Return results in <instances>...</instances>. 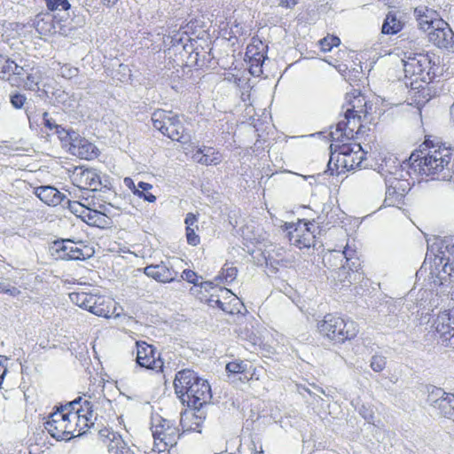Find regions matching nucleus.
I'll list each match as a JSON object with an SVG mask.
<instances>
[{
  "label": "nucleus",
  "mask_w": 454,
  "mask_h": 454,
  "mask_svg": "<svg viewBox=\"0 0 454 454\" xmlns=\"http://www.w3.org/2000/svg\"><path fill=\"white\" fill-rule=\"evenodd\" d=\"M451 157L450 148L433 145L411 153V168L434 180L449 181L453 174Z\"/></svg>",
  "instance_id": "f257e3e1"
},
{
  "label": "nucleus",
  "mask_w": 454,
  "mask_h": 454,
  "mask_svg": "<svg viewBox=\"0 0 454 454\" xmlns=\"http://www.w3.org/2000/svg\"><path fill=\"white\" fill-rule=\"evenodd\" d=\"M175 391L181 402L188 407L200 409L212 397L207 380L200 378L192 370H182L176 374Z\"/></svg>",
  "instance_id": "f03ea898"
},
{
  "label": "nucleus",
  "mask_w": 454,
  "mask_h": 454,
  "mask_svg": "<svg viewBox=\"0 0 454 454\" xmlns=\"http://www.w3.org/2000/svg\"><path fill=\"white\" fill-rule=\"evenodd\" d=\"M345 100L344 120L337 123L336 131L348 138L353 137L356 129L361 127L360 120L366 117L372 106L369 105L365 97L356 90L347 93Z\"/></svg>",
  "instance_id": "7ed1b4c3"
},
{
  "label": "nucleus",
  "mask_w": 454,
  "mask_h": 454,
  "mask_svg": "<svg viewBox=\"0 0 454 454\" xmlns=\"http://www.w3.org/2000/svg\"><path fill=\"white\" fill-rule=\"evenodd\" d=\"M317 329L321 335L334 343H343L354 339L359 330L353 320L344 319L340 317L328 314L317 323Z\"/></svg>",
  "instance_id": "20e7f679"
},
{
  "label": "nucleus",
  "mask_w": 454,
  "mask_h": 454,
  "mask_svg": "<svg viewBox=\"0 0 454 454\" xmlns=\"http://www.w3.org/2000/svg\"><path fill=\"white\" fill-rule=\"evenodd\" d=\"M69 298L73 303L98 317L106 318H109L112 316H114V317H120V313L116 312V307L114 306L112 310L113 302L105 296L84 292H73L69 294Z\"/></svg>",
  "instance_id": "39448f33"
},
{
  "label": "nucleus",
  "mask_w": 454,
  "mask_h": 454,
  "mask_svg": "<svg viewBox=\"0 0 454 454\" xmlns=\"http://www.w3.org/2000/svg\"><path fill=\"white\" fill-rule=\"evenodd\" d=\"M151 430L154 441L153 450L159 453L176 445L180 437L175 423L160 416L153 418Z\"/></svg>",
  "instance_id": "423d86ee"
},
{
  "label": "nucleus",
  "mask_w": 454,
  "mask_h": 454,
  "mask_svg": "<svg viewBox=\"0 0 454 454\" xmlns=\"http://www.w3.org/2000/svg\"><path fill=\"white\" fill-rule=\"evenodd\" d=\"M364 159V152L359 144H344L340 146L338 153L331 155L328 165L335 160L336 169L340 172L349 171L359 168Z\"/></svg>",
  "instance_id": "0eeeda50"
},
{
  "label": "nucleus",
  "mask_w": 454,
  "mask_h": 454,
  "mask_svg": "<svg viewBox=\"0 0 454 454\" xmlns=\"http://www.w3.org/2000/svg\"><path fill=\"white\" fill-rule=\"evenodd\" d=\"M153 127L171 140L183 142L184 128L177 114L158 109L152 115Z\"/></svg>",
  "instance_id": "6e6552de"
},
{
  "label": "nucleus",
  "mask_w": 454,
  "mask_h": 454,
  "mask_svg": "<svg viewBox=\"0 0 454 454\" xmlns=\"http://www.w3.org/2000/svg\"><path fill=\"white\" fill-rule=\"evenodd\" d=\"M317 228L314 223L304 220L285 223L290 243L299 248H309L314 246Z\"/></svg>",
  "instance_id": "1a4fd4ad"
},
{
  "label": "nucleus",
  "mask_w": 454,
  "mask_h": 454,
  "mask_svg": "<svg viewBox=\"0 0 454 454\" xmlns=\"http://www.w3.org/2000/svg\"><path fill=\"white\" fill-rule=\"evenodd\" d=\"M73 424L70 423L68 411H66L64 408L52 412L44 423L45 429L57 440H69L73 438Z\"/></svg>",
  "instance_id": "9d476101"
},
{
  "label": "nucleus",
  "mask_w": 454,
  "mask_h": 454,
  "mask_svg": "<svg viewBox=\"0 0 454 454\" xmlns=\"http://www.w3.org/2000/svg\"><path fill=\"white\" fill-rule=\"evenodd\" d=\"M214 293L210 294L208 304L212 307H218L223 311L229 314L239 313V307L242 305L239 298L228 288H214Z\"/></svg>",
  "instance_id": "9b49d317"
},
{
  "label": "nucleus",
  "mask_w": 454,
  "mask_h": 454,
  "mask_svg": "<svg viewBox=\"0 0 454 454\" xmlns=\"http://www.w3.org/2000/svg\"><path fill=\"white\" fill-rule=\"evenodd\" d=\"M137 364L154 372H161L163 361L160 358L155 348L144 341H137Z\"/></svg>",
  "instance_id": "f8f14e48"
},
{
  "label": "nucleus",
  "mask_w": 454,
  "mask_h": 454,
  "mask_svg": "<svg viewBox=\"0 0 454 454\" xmlns=\"http://www.w3.org/2000/svg\"><path fill=\"white\" fill-rule=\"evenodd\" d=\"M386 197L384 205L386 207H395L402 203L407 191L409 190V183L395 176L385 178Z\"/></svg>",
  "instance_id": "ddd939ff"
},
{
  "label": "nucleus",
  "mask_w": 454,
  "mask_h": 454,
  "mask_svg": "<svg viewBox=\"0 0 454 454\" xmlns=\"http://www.w3.org/2000/svg\"><path fill=\"white\" fill-rule=\"evenodd\" d=\"M427 35L428 41L438 48L449 49L454 44V32L443 20L436 21Z\"/></svg>",
  "instance_id": "4468645a"
},
{
  "label": "nucleus",
  "mask_w": 454,
  "mask_h": 454,
  "mask_svg": "<svg viewBox=\"0 0 454 454\" xmlns=\"http://www.w3.org/2000/svg\"><path fill=\"white\" fill-rule=\"evenodd\" d=\"M428 402L441 416L454 421V395L436 388L430 393Z\"/></svg>",
  "instance_id": "2eb2a0df"
},
{
  "label": "nucleus",
  "mask_w": 454,
  "mask_h": 454,
  "mask_svg": "<svg viewBox=\"0 0 454 454\" xmlns=\"http://www.w3.org/2000/svg\"><path fill=\"white\" fill-rule=\"evenodd\" d=\"M434 270H432L431 274L435 275L434 283L439 282V285L454 283V258L450 261V258L437 255L434 258Z\"/></svg>",
  "instance_id": "dca6fc26"
},
{
  "label": "nucleus",
  "mask_w": 454,
  "mask_h": 454,
  "mask_svg": "<svg viewBox=\"0 0 454 454\" xmlns=\"http://www.w3.org/2000/svg\"><path fill=\"white\" fill-rule=\"evenodd\" d=\"M144 273L160 283L173 282L178 276V272L173 269L169 262L148 265L144 269Z\"/></svg>",
  "instance_id": "f3484780"
},
{
  "label": "nucleus",
  "mask_w": 454,
  "mask_h": 454,
  "mask_svg": "<svg viewBox=\"0 0 454 454\" xmlns=\"http://www.w3.org/2000/svg\"><path fill=\"white\" fill-rule=\"evenodd\" d=\"M51 250L52 254L61 260H82L85 258L82 250L70 239L55 241Z\"/></svg>",
  "instance_id": "a211bd4d"
},
{
  "label": "nucleus",
  "mask_w": 454,
  "mask_h": 454,
  "mask_svg": "<svg viewBox=\"0 0 454 454\" xmlns=\"http://www.w3.org/2000/svg\"><path fill=\"white\" fill-rule=\"evenodd\" d=\"M68 151L71 154L87 160L95 159L98 154L95 145L86 138L81 137L78 134L70 142Z\"/></svg>",
  "instance_id": "6ab92c4d"
},
{
  "label": "nucleus",
  "mask_w": 454,
  "mask_h": 454,
  "mask_svg": "<svg viewBox=\"0 0 454 454\" xmlns=\"http://www.w3.org/2000/svg\"><path fill=\"white\" fill-rule=\"evenodd\" d=\"M414 16L418 21L419 29L427 32L436 21H441L442 19L439 13L426 5H419L414 9Z\"/></svg>",
  "instance_id": "aec40b11"
},
{
  "label": "nucleus",
  "mask_w": 454,
  "mask_h": 454,
  "mask_svg": "<svg viewBox=\"0 0 454 454\" xmlns=\"http://www.w3.org/2000/svg\"><path fill=\"white\" fill-rule=\"evenodd\" d=\"M346 259V264L344 266H347V269L353 272V270H356L357 272H362L361 270V262L358 258H353L348 250H345L343 252L340 251H333L329 254H325L324 256V263L325 265L330 264L331 267L338 266L337 263H335L336 261L341 262L342 259Z\"/></svg>",
  "instance_id": "412c9836"
},
{
  "label": "nucleus",
  "mask_w": 454,
  "mask_h": 454,
  "mask_svg": "<svg viewBox=\"0 0 454 454\" xmlns=\"http://www.w3.org/2000/svg\"><path fill=\"white\" fill-rule=\"evenodd\" d=\"M403 70L405 73V76H421L423 75L426 64L427 63V59L423 55H415L413 57H409L407 60H403Z\"/></svg>",
  "instance_id": "4be33fe9"
},
{
  "label": "nucleus",
  "mask_w": 454,
  "mask_h": 454,
  "mask_svg": "<svg viewBox=\"0 0 454 454\" xmlns=\"http://www.w3.org/2000/svg\"><path fill=\"white\" fill-rule=\"evenodd\" d=\"M35 194L43 202L49 206H57L66 199V196L53 186L37 187Z\"/></svg>",
  "instance_id": "5701e85b"
},
{
  "label": "nucleus",
  "mask_w": 454,
  "mask_h": 454,
  "mask_svg": "<svg viewBox=\"0 0 454 454\" xmlns=\"http://www.w3.org/2000/svg\"><path fill=\"white\" fill-rule=\"evenodd\" d=\"M99 434L109 452L118 454V452H121V450L128 446L121 436L114 431L104 429L99 432Z\"/></svg>",
  "instance_id": "b1692460"
},
{
  "label": "nucleus",
  "mask_w": 454,
  "mask_h": 454,
  "mask_svg": "<svg viewBox=\"0 0 454 454\" xmlns=\"http://www.w3.org/2000/svg\"><path fill=\"white\" fill-rule=\"evenodd\" d=\"M70 423L73 424V436L79 435L90 427L88 424V414H84V408L76 411H68Z\"/></svg>",
  "instance_id": "393cba45"
},
{
  "label": "nucleus",
  "mask_w": 454,
  "mask_h": 454,
  "mask_svg": "<svg viewBox=\"0 0 454 454\" xmlns=\"http://www.w3.org/2000/svg\"><path fill=\"white\" fill-rule=\"evenodd\" d=\"M193 160L203 165H217L221 162V154L212 147L199 149L192 156Z\"/></svg>",
  "instance_id": "a878e982"
},
{
  "label": "nucleus",
  "mask_w": 454,
  "mask_h": 454,
  "mask_svg": "<svg viewBox=\"0 0 454 454\" xmlns=\"http://www.w3.org/2000/svg\"><path fill=\"white\" fill-rule=\"evenodd\" d=\"M333 277L342 286H348L353 283L360 281L363 278V272H357L356 270H353V272H350L347 269V266L341 265L338 268Z\"/></svg>",
  "instance_id": "bb28decb"
},
{
  "label": "nucleus",
  "mask_w": 454,
  "mask_h": 454,
  "mask_svg": "<svg viewBox=\"0 0 454 454\" xmlns=\"http://www.w3.org/2000/svg\"><path fill=\"white\" fill-rule=\"evenodd\" d=\"M78 183L79 187L97 191L100 185V178L94 169H83L80 172Z\"/></svg>",
  "instance_id": "cd10ccee"
},
{
  "label": "nucleus",
  "mask_w": 454,
  "mask_h": 454,
  "mask_svg": "<svg viewBox=\"0 0 454 454\" xmlns=\"http://www.w3.org/2000/svg\"><path fill=\"white\" fill-rule=\"evenodd\" d=\"M105 206L99 205V209H92L90 206L88 207L85 215H82V221H84L89 225H93L97 227H103L107 223L106 215L105 213L101 211Z\"/></svg>",
  "instance_id": "c85d7f7f"
},
{
  "label": "nucleus",
  "mask_w": 454,
  "mask_h": 454,
  "mask_svg": "<svg viewBox=\"0 0 454 454\" xmlns=\"http://www.w3.org/2000/svg\"><path fill=\"white\" fill-rule=\"evenodd\" d=\"M403 23L394 12H389L382 24L381 32L385 35H395L401 31Z\"/></svg>",
  "instance_id": "c756f323"
},
{
  "label": "nucleus",
  "mask_w": 454,
  "mask_h": 454,
  "mask_svg": "<svg viewBox=\"0 0 454 454\" xmlns=\"http://www.w3.org/2000/svg\"><path fill=\"white\" fill-rule=\"evenodd\" d=\"M450 318L447 314H443L437 317V320L434 322V327L437 333H441L445 340L448 339L447 335L450 337L454 336V328L450 327L449 322Z\"/></svg>",
  "instance_id": "7c9ffc66"
},
{
  "label": "nucleus",
  "mask_w": 454,
  "mask_h": 454,
  "mask_svg": "<svg viewBox=\"0 0 454 454\" xmlns=\"http://www.w3.org/2000/svg\"><path fill=\"white\" fill-rule=\"evenodd\" d=\"M152 188V184L145 182H139L137 186H134V194L139 198H143L148 202H154L156 200V197L150 192Z\"/></svg>",
  "instance_id": "2f4dec72"
},
{
  "label": "nucleus",
  "mask_w": 454,
  "mask_h": 454,
  "mask_svg": "<svg viewBox=\"0 0 454 454\" xmlns=\"http://www.w3.org/2000/svg\"><path fill=\"white\" fill-rule=\"evenodd\" d=\"M42 80L41 73L38 69H31V72L27 74L24 87L27 90L35 91L39 89V83Z\"/></svg>",
  "instance_id": "473e14b6"
},
{
  "label": "nucleus",
  "mask_w": 454,
  "mask_h": 454,
  "mask_svg": "<svg viewBox=\"0 0 454 454\" xmlns=\"http://www.w3.org/2000/svg\"><path fill=\"white\" fill-rule=\"evenodd\" d=\"M17 64L11 60L9 58L0 55V78L6 79L12 74V72L16 70Z\"/></svg>",
  "instance_id": "72a5a7b5"
},
{
  "label": "nucleus",
  "mask_w": 454,
  "mask_h": 454,
  "mask_svg": "<svg viewBox=\"0 0 454 454\" xmlns=\"http://www.w3.org/2000/svg\"><path fill=\"white\" fill-rule=\"evenodd\" d=\"M67 204L69 210L82 220V215H85L88 207L90 206V203L86 204L85 202L71 201L70 200H67Z\"/></svg>",
  "instance_id": "f704fd0d"
},
{
  "label": "nucleus",
  "mask_w": 454,
  "mask_h": 454,
  "mask_svg": "<svg viewBox=\"0 0 454 454\" xmlns=\"http://www.w3.org/2000/svg\"><path fill=\"white\" fill-rule=\"evenodd\" d=\"M387 365V358L379 354H375L372 356L370 361V367L375 372H382Z\"/></svg>",
  "instance_id": "c9c22d12"
},
{
  "label": "nucleus",
  "mask_w": 454,
  "mask_h": 454,
  "mask_svg": "<svg viewBox=\"0 0 454 454\" xmlns=\"http://www.w3.org/2000/svg\"><path fill=\"white\" fill-rule=\"evenodd\" d=\"M319 43L321 45L322 51H330L333 47L338 46L340 43V40L337 36L331 35L321 39Z\"/></svg>",
  "instance_id": "e433bc0d"
},
{
  "label": "nucleus",
  "mask_w": 454,
  "mask_h": 454,
  "mask_svg": "<svg viewBox=\"0 0 454 454\" xmlns=\"http://www.w3.org/2000/svg\"><path fill=\"white\" fill-rule=\"evenodd\" d=\"M238 270L235 267L225 264L223 268L220 278L223 279L226 283L232 282L237 277Z\"/></svg>",
  "instance_id": "4c0bfd02"
},
{
  "label": "nucleus",
  "mask_w": 454,
  "mask_h": 454,
  "mask_svg": "<svg viewBox=\"0 0 454 454\" xmlns=\"http://www.w3.org/2000/svg\"><path fill=\"white\" fill-rule=\"evenodd\" d=\"M47 7L51 11L68 10L70 4L67 0H45Z\"/></svg>",
  "instance_id": "58836bf2"
},
{
  "label": "nucleus",
  "mask_w": 454,
  "mask_h": 454,
  "mask_svg": "<svg viewBox=\"0 0 454 454\" xmlns=\"http://www.w3.org/2000/svg\"><path fill=\"white\" fill-rule=\"evenodd\" d=\"M55 133L58 134L59 139L65 143L72 142V139L74 137V136L77 135L74 131H68L66 130L64 128H62L60 125H58L55 129Z\"/></svg>",
  "instance_id": "ea45409f"
},
{
  "label": "nucleus",
  "mask_w": 454,
  "mask_h": 454,
  "mask_svg": "<svg viewBox=\"0 0 454 454\" xmlns=\"http://www.w3.org/2000/svg\"><path fill=\"white\" fill-rule=\"evenodd\" d=\"M247 364L243 361H233L226 364V371L231 373H240L247 370Z\"/></svg>",
  "instance_id": "a19ab883"
},
{
  "label": "nucleus",
  "mask_w": 454,
  "mask_h": 454,
  "mask_svg": "<svg viewBox=\"0 0 454 454\" xmlns=\"http://www.w3.org/2000/svg\"><path fill=\"white\" fill-rule=\"evenodd\" d=\"M10 102L14 108L20 109L27 102V98L24 94L16 92L10 96Z\"/></svg>",
  "instance_id": "79ce46f5"
},
{
  "label": "nucleus",
  "mask_w": 454,
  "mask_h": 454,
  "mask_svg": "<svg viewBox=\"0 0 454 454\" xmlns=\"http://www.w3.org/2000/svg\"><path fill=\"white\" fill-rule=\"evenodd\" d=\"M20 290L17 287L11 286L7 282H0V294H6L12 297H17L20 294Z\"/></svg>",
  "instance_id": "37998d69"
},
{
  "label": "nucleus",
  "mask_w": 454,
  "mask_h": 454,
  "mask_svg": "<svg viewBox=\"0 0 454 454\" xmlns=\"http://www.w3.org/2000/svg\"><path fill=\"white\" fill-rule=\"evenodd\" d=\"M78 73V68L73 67L69 65H64L59 69V74L66 79H72L73 77L77 76Z\"/></svg>",
  "instance_id": "c03bdc74"
},
{
  "label": "nucleus",
  "mask_w": 454,
  "mask_h": 454,
  "mask_svg": "<svg viewBox=\"0 0 454 454\" xmlns=\"http://www.w3.org/2000/svg\"><path fill=\"white\" fill-rule=\"evenodd\" d=\"M198 229L188 227L186 228V239L189 245L197 246L200 244V237L196 234Z\"/></svg>",
  "instance_id": "a18cd8bd"
},
{
  "label": "nucleus",
  "mask_w": 454,
  "mask_h": 454,
  "mask_svg": "<svg viewBox=\"0 0 454 454\" xmlns=\"http://www.w3.org/2000/svg\"><path fill=\"white\" fill-rule=\"evenodd\" d=\"M84 408V414H88V424L90 427H92L94 425V420H95V416H94V412L92 411V407H91V404L90 402L88 401H85L84 402V406H82Z\"/></svg>",
  "instance_id": "49530a36"
},
{
  "label": "nucleus",
  "mask_w": 454,
  "mask_h": 454,
  "mask_svg": "<svg viewBox=\"0 0 454 454\" xmlns=\"http://www.w3.org/2000/svg\"><path fill=\"white\" fill-rule=\"evenodd\" d=\"M181 278L189 283L197 285V275L193 270H184L181 275Z\"/></svg>",
  "instance_id": "de8ad7c7"
},
{
  "label": "nucleus",
  "mask_w": 454,
  "mask_h": 454,
  "mask_svg": "<svg viewBox=\"0 0 454 454\" xmlns=\"http://www.w3.org/2000/svg\"><path fill=\"white\" fill-rule=\"evenodd\" d=\"M43 123L50 130H55L58 126L56 121L51 117H50L49 114L46 112L43 114Z\"/></svg>",
  "instance_id": "09e8293b"
},
{
  "label": "nucleus",
  "mask_w": 454,
  "mask_h": 454,
  "mask_svg": "<svg viewBox=\"0 0 454 454\" xmlns=\"http://www.w3.org/2000/svg\"><path fill=\"white\" fill-rule=\"evenodd\" d=\"M186 228L192 227L198 229V217L192 213H188L184 219Z\"/></svg>",
  "instance_id": "8fccbe9b"
},
{
  "label": "nucleus",
  "mask_w": 454,
  "mask_h": 454,
  "mask_svg": "<svg viewBox=\"0 0 454 454\" xmlns=\"http://www.w3.org/2000/svg\"><path fill=\"white\" fill-rule=\"evenodd\" d=\"M296 3V0H280L279 5L285 8H292Z\"/></svg>",
  "instance_id": "3c124183"
},
{
  "label": "nucleus",
  "mask_w": 454,
  "mask_h": 454,
  "mask_svg": "<svg viewBox=\"0 0 454 454\" xmlns=\"http://www.w3.org/2000/svg\"><path fill=\"white\" fill-rule=\"evenodd\" d=\"M24 73H25L24 67H20L19 65H17L16 70L12 72V74H16V75H19V76L23 75Z\"/></svg>",
  "instance_id": "603ef678"
},
{
  "label": "nucleus",
  "mask_w": 454,
  "mask_h": 454,
  "mask_svg": "<svg viewBox=\"0 0 454 454\" xmlns=\"http://www.w3.org/2000/svg\"><path fill=\"white\" fill-rule=\"evenodd\" d=\"M118 454H137L136 450L129 446L124 448V450H121V452H118Z\"/></svg>",
  "instance_id": "864d4df0"
},
{
  "label": "nucleus",
  "mask_w": 454,
  "mask_h": 454,
  "mask_svg": "<svg viewBox=\"0 0 454 454\" xmlns=\"http://www.w3.org/2000/svg\"><path fill=\"white\" fill-rule=\"evenodd\" d=\"M124 183H125V184H126L129 189H131V190L134 192V186H137V185L134 184V182H133V180H132V179H130V178L127 177V178H125V179H124Z\"/></svg>",
  "instance_id": "5fc2aeb1"
},
{
  "label": "nucleus",
  "mask_w": 454,
  "mask_h": 454,
  "mask_svg": "<svg viewBox=\"0 0 454 454\" xmlns=\"http://www.w3.org/2000/svg\"><path fill=\"white\" fill-rule=\"evenodd\" d=\"M257 56H258V58L254 57V59L252 60L253 61L252 66H254V65L256 67L260 66V62H261L262 59L263 58V55L258 53Z\"/></svg>",
  "instance_id": "6e6d98bb"
},
{
  "label": "nucleus",
  "mask_w": 454,
  "mask_h": 454,
  "mask_svg": "<svg viewBox=\"0 0 454 454\" xmlns=\"http://www.w3.org/2000/svg\"><path fill=\"white\" fill-rule=\"evenodd\" d=\"M118 0H102L103 4L108 7L113 6Z\"/></svg>",
  "instance_id": "4d7b16f0"
},
{
  "label": "nucleus",
  "mask_w": 454,
  "mask_h": 454,
  "mask_svg": "<svg viewBox=\"0 0 454 454\" xmlns=\"http://www.w3.org/2000/svg\"><path fill=\"white\" fill-rule=\"evenodd\" d=\"M212 283L210 282H205L202 284V286L207 290V286L211 287Z\"/></svg>",
  "instance_id": "13d9d810"
},
{
  "label": "nucleus",
  "mask_w": 454,
  "mask_h": 454,
  "mask_svg": "<svg viewBox=\"0 0 454 454\" xmlns=\"http://www.w3.org/2000/svg\"><path fill=\"white\" fill-rule=\"evenodd\" d=\"M74 405H75V403H70V406H72V409H73V410H74Z\"/></svg>",
  "instance_id": "bf43d9fd"
},
{
  "label": "nucleus",
  "mask_w": 454,
  "mask_h": 454,
  "mask_svg": "<svg viewBox=\"0 0 454 454\" xmlns=\"http://www.w3.org/2000/svg\"><path fill=\"white\" fill-rule=\"evenodd\" d=\"M0 358H4V360H5V361H7V360H8V357L4 356H0Z\"/></svg>",
  "instance_id": "052dcab7"
},
{
  "label": "nucleus",
  "mask_w": 454,
  "mask_h": 454,
  "mask_svg": "<svg viewBox=\"0 0 454 454\" xmlns=\"http://www.w3.org/2000/svg\"><path fill=\"white\" fill-rule=\"evenodd\" d=\"M228 302H231V305L235 304L234 301H231V299H230Z\"/></svg>",
  "instance_id": "680f3d73"
},
{
  "label": "nucleus",
  "mask_w": 454,
  "mask_h": 454,
  "mask_svg": "<svg viewBox=\"0 0 454 454\" xmlns=\"http://www.w3.org/2000/svg\"><path fill=\"white\" fill-rule=\"evenodd\" d=\"M76 176H79L80 177V174H76ZM79 179H77V177H75V181L78 182Z\"/></svg>",
  "instance_id": "e2e57ef3"
}]
</instances>
